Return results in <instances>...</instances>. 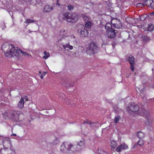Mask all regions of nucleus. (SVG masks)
Returning a JSON list of instances; mask_svg holds the SVG:
<instances>
[{
  "instance_id": "nucleus-1",
  "label": "nucleus",
  "mask_w": 154,
  "mask_h": 154,
  "mask_svg": "<svg viewBox=\"0 0 154 154\" xmlns=\"http://www.w3.org/2000/svg\"><path fill=\"white\" fill-rule=\"evenodd\" d=\"M79 16L75 13L71 14L69 12L64 13L63 16V20L70 23H75L78 20Z\"/></svg>"
},
{
  "instance_id": "nucleus-2",
  "label": "nucleus",
  "mask_w": 154,
  "mask_h": 154,
  "mask_svg": "<svg viewBox=\"0 0 154 154\" xmlns=\"http://www.w3.org/2000/svg\"><path fill=\"white\" fill-rule=\"evenodd\" d=\"M106 30V35L109 38H113L116 37L118 33L117 30L112 28L111 24L109 23H107L105 26Z\"/></svg>"
},
{
  "instance_id": "nucleus-3",
  "label": "nucleus",
  "mask_w": 154,
  "mask_h": 154,
  "mask_svg": "<svg viewBox=\"0 0 154 154\" xmlns=\"http://www.w3.org/2000/svg\"><path fill=\"white\" fill-rule=\"evenodd\" d=\"M22 113L21 111L16 110H9L6 113V115L9 118L12 119L15 122L19 120V115Z\"/></svg>"
},
{
  "instance_id": "nucleus-4",
  "label": "nucleus",
  "mask_w": 154,
  "mask_h": 154,
  "mask_svg": "<svg viewBox=\"0 0 154 154\" xmlns=\"http://www.w3.org/2000/svg\"><path fill=\"white\" fill-rule=\"evenodd\" d=\"M75 145L71 143L66 142H63L61 145L60 150L63 152H65L66 151L74 152H75Z\"/></svg>"
},
{
  "instance_id": "nucleus-5",
  "label": "nucleus",
  "mask_w": 154,
  "mask_h": 154,
  "mask_svg": "<svg viewBox=\"0 0 154 154\" xmlns=\"http://www.w3.org/2000/svg\"><path fill=\"white\" fill-rule=\"evenodd\" d=\"M98 46L94 42L90 43L86 48V51L89 54H94L98 51Z\"/></svg>"
},
{
  "instance_id": "nucleus-6",
  "label": "nucleus",
  "mask_w": 154,
  "mask_h": 154,
  "mask_svg": "<svg viewBox=\"0 0 154 154\" xmlns=\"http://www.w3.org/2000/svg\"><path fill=\"white\" fill-rule=\"evenodd\" d=\"M2 51L5 53L6 57H10V54L12 50H14V46L13 45H8L7 44H4L2 46Z\"/></svg>"
},
{
  "instance_id": "nucleus-7",
  "label": "nucleus",
  "mask_w": 154,
  "mask_h": 154,
  "mask_svg": "<svg viewBox=\"0 0 154 154\" xmlns=\"http://www.w3.org/2000/svg\"><path fill=\"white\" fill-rule=\"evenodd\" d=\"M3 146L4 147V150L5 151V149H7L10 148V151H14V149L12 146L10 140L6 138H4L2 140Z\"/></svg>"
},
{
  "instance_id": "nucleus-8",
  "label": "nucleus",
  "mask_w": 154,
  "mask_h": 154,
  "mask_svg": "<svg viewBox=\"0 0 154 154\" xmlns=\"http://www.w3.org/2000/svg\"><path fill=\"white\" fill-rule=\"evenodd\" d=\"M78 33L80 36L82 37H86L88 35V30L84 26L78 30Z\"/></svg>"
},
{
  "instance_id": "nucleus-9",
  "label": "nucleus",
  "mask_w": 154,
  "mask_h": 154,
  "mask_svg": "<svg viewBox=\"0 0 154 154\" xmlns=\"http://www.w3.org/2000/svg\"><path fill=\"white\" fill-rule=\"evenodd\" d=\"M127 60L130 64L131 66L130 67L131 70L133 71L135 65V58L132 55H130L127 57Z\"/></svg>"
},
{
  "instance_id": "nucleus-10",
  "label": "nucleus",
  "mask_w": 154,
  "mask_h": 154,
  "mask_svg": "<svg viewBox=\"0 0 154 154\" xmlns=\"http://www.w3.org/2000/svg\"><path fill=\"white\" fill-rule=\"evenodd\" d=\"M12 52L10 54L9 57H12L14 56L19 57L21 54L22 51L20 49H15L14 48V50H12Z\"/></svg>"
},
{
  "instance_id": "nucleus-11",
  "label": "nucleus",
  "mask_w": 154,
  "mask_h": 154,
  "mask_svg": "<svg viewBox=\"0 0 154 154\" xmlns=\"http://www.w3.org/2000/svg\"><path fill=\"white\" fill-rule=\"evenodd\" d=\"M128 107L129 110L133 112H137L139 109L138 105L135 103L130 104Z\"/></svg>"
},
{
  "instance_id": "nucleus-12",
  "label": "nucleus",
  "mask_w": 154,
  "mask_h": 154,
  "mask_svg": "<svg viewBox=\"0 0 154 154\" xmlns=\"http://www.w3.org/2000/svg\"><path fill=\"white\" fill-rule=\"evenodd\" d=\"M84 144L85 142L83 140H80L79 142L78 143L77 146H75V149H76L75 151H81L84 146Z\"/></svg>"
},
{
  "instance_id": "nucleus-13",
  "label": "nucleus",
  "mask_w": 154,
  "mask_h": 154,
  "mask_svg": "<svg viewBox=\"0 0 154 154\" xmlns=\"http://www.w3.org/2000/svg\"><path fill=\"white\" fill-rule=\"evenodd\" d=\"M144 5H146L148 7L153 8L154 7V3L152 0H143Z\"/></svg>"
},
{
  "instance_id": "nucleus-14",
  "label": "nucleus",
  "mask_w": 154,
  "mask_h": 154,
  "mask_svg": "<svg viewBox=\"0 0 154 154\" xmlns=\"http://www.w3.org/2000/svg\"><path fill=\"white\" fill-rule=\"evenodd\" d=\"M128 148L127 145L125 144H122L119 146L116 149V150L118 152L122 151L123 150L125 149Z\"/></svg>"
},
{
  "instance_id": "nucleus-15",
  "label": "nucleus",
  "mask_w": 154,
  "mask_h": 154,
  "mask_svg": "<svg viewBox=\"0 0 154 154\" xmlns=\"http://www.w3.org/2000/svg\"><path fill=\"white\" fill-rule=\"evenodd\" d=\"M24 98L23 97H21L20 101L17 104L18 107L20 109H22L24 106Z\"/></svg>"
},
{
  "instance_id": "nucleus-16",
  "label": "nucleus",
  "mask_w": 154,
  "mask_h": 154,
  "mask_svg": "<svg viewBox=\"0 0 154 154\" xmlns=\"http://www.w3.org/2000/svg\"><path fill=\"white\" fill-rule=\"evenodd\" d=\"M53 9V7L49 5L45 6L44 8V12H47L51 11Z\"/></svg>"
},
{
  "instance_id": "nucleus-17",
  "label": "nucleus",
  "mask_w": 154,
  "mask_h": 154,
  "mask_svg": "<svg viewBox=\"0 0 154 154\" xmlns=\"http://www.w3.org/2000/svg\"><path fill=\"white\" fill-rule=\"evenodd\" d=\"M143 116L145 119L150 117L149 113L147 111L145 110H143Z\"/></svg>"
},
{
  "instance_id": "nucleus-18",
  "label": "nucleus",
  "mask_w": 154,
  "mask_h": 154,
  "mask_svg": "<svg viewBox=\"0 0 154 154\" xmlns=\"http://www.w3.org/2000/svg\"><path fill=\"white\" fill-rule=\"evenodd\" d=\"M136 135L138 138L140 139H143L145 137L144 134L140 131L138 132Z\"/></svg>"
},
{
  "instance_id": "nucleus-19",
  "label": "nucleus",
  "mask_w": 154,
  "mask_h": 154,
  "mask_svg": "<svg viewBox=\"0 0 154 154\" xmlns=\"http://www.w3.org/2000/svg\"><path fill=\"white\" fill-rule=\"evenodd\" d=\"M146 119V124L147 125H149V126L151 127L152 122V120L150 118H150H147Z\"/></svg>"
},
{
  "instance_id": "nucleus-20",
  "label": "nucleus",
  "mask_w": 154,
  "mask_h": 154,
  "mask_svg": "<svg viewBox=\"0 0 154 154\" xmlns=\"http://www.w3.org/2000/svg\"><path fill=\"white\" fill-rule=\"evenodd\" d=\"M110 142L111 147L113 149L115 148L117 146V144L116 142L113 140H111Z\"/></svg>"
},
{
  "instance_id": "nucleus-21",
  "label": "nucleus",
  "mask_w": 154,
  "mask_h": 154,
  "mask_svg": "<svg viewBox=\"0 0 154 154\" xmlns=\"http://www.w3.org/2000/svg\"><path fill=\"white\" fill-rule=\"evenodd\" d=\"M34 22H35V23L37 24V21H34L33 20L30 19H27L25 22V23H30Z\"/></svg>"
},
{
  "instance_id": "nucleus-22",
  "label": "nucleus",
  "mask_w": 154,
  "mask_h": 154,
  "mask_svg": "<svg viewBox=\"0 0 154 154\" xmlns=\"http://www.w3.org/2000/svg\"><path fill=\"white\" fill-rule=\"evenodd\" d=\"M84 124H88L90 125L91 127H94V123L91 122V121H88V120H87L86 121H85L84 122Z\"/></svg>"
},
{
  "instance_id": "nucleus-23",
  "label": "nucleus",
  "mask_w": 154,
  "mask_h": 154,
  "mask_svg": "<svg viewBox=\"0 0 154 154\" xmlns=\"http://www.w3.org/2000/svg\"><path fill=\"white\" fill-rule=\"evenodd\" d=\"M44 56H43V58L44 59H47L48 57H50L49 53L47 52L46 51H44Z\"/></svg>"
},
{
  "instance_id": "nucleus-24",
  "label": "nucleus",
  "mask_w": 154,
  "mask_h": 154,
  "mask_svg": "<svg viewBox=\"0 0 154 154\" xmlns=\"http://www.w3.org/2000/svg\"><path fill=\"white\" fill-rule=\"evenodd\" d=\"M74 7V5L69 4L67 6V9L69 11H71L73 10Z\"/></svg>"
},
{
  "instance_id": "nucleus-25",
  "label": "nucleus",
  "mask_w": 154,
  "mask_h": 154,
  "mask_svg": "<svg viewBox=\"0 0 154 154\" xmlns=\"http://www.w3.org/2000/svg\"><path fill=\"white\" fill-rule=\"evenodd\" d=\"M63 46L65 49H66V48H68L70 50H72L73 49V47L69 44L63 45Z\"/></svg>"
},
{
  "instance_id": "nucleus-26",
  "label": "nucleus",
  "mask_w": 154,
  "mask_h": 154,
  "mask_svg": "<svg viewBox=\"0 0 154 154\" xmlns=\"http://www.w3.org/2000/svg\"><path fill=\"white\" fill-rule=\"evenodd\" d=\"M154 29V26H153L151 24H149L148 25V31L149 32H152L153 30Z\"/></svg>"
},
{
  "instance_id": "nucleus-27",
  "label": "nucleus",
  "mask_w": 154,
  "mask_h": 154,
  "mask_svg": "<svg viewBox=\"0 0 154 154\" xmlns=\"http://www.w3.org/2000/svg\"><path fill=\"white\" fill-rule=\"evenodd\" d=\"M66 33V32L64 29L61 30L59 34L60 35L62 36L63 37L65 35V34Z\"/></svg>"
},
{
  "instance_id": "nucleus-28",
  "label": "nucleus",
  "mask_w": 154,
  "mask_h": 154,
  "mask_svg": "<svg viewBox=\"0 0 154 154\" xmlns=\"http://www.w3.org/2000/svg\"><path fill=\"white\" fill-rule=\"evenodd\" d=\"M85 26L86 27L90 28L91 27V23L90 22H87L85 24Z\"/></svg>"
},
{
  "instance_id": "nucleus-29",
  "label": "nucleus",
  "mask_w": 154,
  "mask_h": 154,
  "mask_svg": "<svg viewBox=\"0 0 154 154\" xmlns=\"http://www.w3.org/2000/svg\"><path fill=\"white\" fill-rule=\"evenodd\" d=\"M120 117L119 116H116L114 119V122L117 123L120 120Z\"/></svg>"
},
{
  "instance_id": "nucleus-30",
  "label": "nucleus",
  "mask_w": 154,
  "mask_h": 154,
  "mask_svg": "<svg viewBox=\"0 0 154 154\" xmlns=\"http://www.w3.org/2000/svg\"><path fill=\"white\" fill-rule=\"evenodd\" d=\"M82 17L83 19L85 21H88L89 20V18L88 17L83 14L82 15Z\"/></svg>"
},
{
  "instance_id": "nucleus-31",
  "label": "nucleus",
  "mask_w": 154,
  "mask_h": 154,
  "mask_svg": "<svg viewBox=\"0 0 154 154\" xmlns=\"http://www.w3.org/2000/svg\"><path fill=\"white\" fill-rule=\"evenodd\" d=\"M143 41L144 42H147L149 40V38L146 35L143 36Z\"/></svg>"
},
{
  "instance_id": "nucleus-32",
  "label": "nucleus",
  "mask_w": 154,
  "mask_h": 154,
  "mask_svg": "<svg viewBox=\"0 0 154 154\" xmlns=\"http://www.w3.org/2000/svg\"><path fill=\"white\" fill-rule=\"evenodd\" d=\"M21 54H22V55H24L26 57V56H27L28 57H31V56L30 54H29L28 53L26 52H23V51L22 53H21Z\"/></svg>"
},
{
  "instance_id": "nucleus-33",
  "label": "nucleus",
  "mask_w": 154,
  "mask_h": 154,
  "mask_svg": "<svg viewBox=\"0 0 154 154\" xmlns=\"http://www.w3.org/2000/svg\"><path fill=\"white\" fill-rule=\"evenodd\" d=\"M3 146L1 144H0V154H5V153L4 152L5 151L4 149L2 151V152L1 151L2 150V148Z\"/></svg>"
},
{
  "instance_id": "nucleus-34",
  "label": "nucleus",
  "mask_w": 154,
  "mask_h": 154,
  "mask_svg": "<svg viewBox=\"0 0 154 154\" xmlns=\"http://www.w3.org/2000/svg\"><path fill=\"white\" fill-rule=\"evenodd\" d=\"M113 108L114 111H115L116 112H119V109L117 106L115 105L113 106Z\"/></svg>"
},
{
  "instance_id": "nucleus-35",
  "label": "nucleus",
  "mask_w": 154,
  "mask_h": 154,
  "mask_svg": "<svg viewBox=\"0 0 154 154\" xmlns=\"http://www.w3.org/2000/svg\"><path fill=\"white\" fill-rule=\"evenodd\" d=\"M28 2H30L31 4H35L36 3V0H28Z\"/></svg>"
},
{
  "instance_id": "nucleus-36",
  "label": "nucleus",
  "mask_w": 154,
  "mask_h": 154,
  "mask_svg": "<svg viewBox=\"0 0 154 154\" xmlns=\"http://www.w3.org/2000/svg\"><path fill=\"white\" fill-rule=\"evenodd\" d=\"M138 144L140 146H142L143 145V142L142 140H139L137 142Z\"/></svg>"
},
{
  "instance_id": "nucleus-37",
  "label": "nucleus",
  "mask_w": 154,
  "mask_h": 154,
  "mask_svg": "<svg viewBox=\"0 0 154 154\" xmlns=\"http://www.w3.org/2000/svg\"><path fill=\"white\" fill-rule=\"evenodd\" d=\"M112 22H113V21H112L111 23L114 27L117 29L119 28V26H118V24H117L116 23H112Z\"/></svg>"
},
{
  "instance_id": "nucleus-38",
  "label": "nucleus",
  "mask_w": 154,
  "mask_h": 154,
  "mask_svg": "<svg viewBox=\"0 0 154 154\" xmlns=\"http://www.w3.org/2000/svg\"><path fill=\"white\" fill-rule=\"evenodd\" d=\"M47 73L46 72H44L41 75V78L42 79H43V77L45 75V74Z\"/></svg>"
},
{
  "instance_id": "nucleus-39",
  "label": "nucleus",
  "mask_w": 154,
  "mask_h": 154,
  "mask_svg": "<svg viewBox=\"0 0 154 154\" xmlns=\"http://www.w3.org/2000/svg\"><path fill=\"white\" fill-rule=\"evenodd\" d=\"M59 142V141L57 139H56L54 140V143L55 144H58Z\"/></svg>"
},
{
  "instance_id": "nucleus-40",
  "label": "nucleus",
  "mask_w": 154,
  "mask_h": 154,
  "mask_svg": "<svg viewBox=\"0 0 154 154\" xmlns=\"http://www.w3.org/2000/svg\"><path fill=\"white\" fill-rule=\"evenodd\" d=\"M137 5L139 7H142V6H144L143 5V4L141 3H138L137 4Z\"/></svg>"
},
{
  "instance_id": "nucleus-41",
  "label": "nucleus",
  "mask_w": 154,
  "mask_h": 154,
  "mask_svg": "<svg viewBox=\"0 0 154 154\" xmlns=\"http://www.w3.org/2000/svg\"><path fill=\"white\" fill-rule=\"evenodd\" d=\"M99 154H108L106 152H105L102 151H101L100 153H99Z\"/></svg>"
},
{
  "instance_id": "nucleus-42",
  "label": "nucleus",
  "mask_w": 154,
  "mask_h": 154,
  "mask_svg": "<svg viewBox=\"0 0 154 154\" xmlns=\"http://www.w3.org/2000/svg\"><path fill=\"white\" fill-rule=\"evenodd\" d=\"M6 26L5 25V24L4 23H3V25L2 26V29H4L6 28Z\"/></svg>"
},
{
  "instance_id": "nucleus-43",
  "label": "nucleus",
  "mask_w": 154,
  "mask_h": 154,
  "mask_svg": "<svg viewBox=\"0 0 154 154\" xmlns=\"http://www.w3.org/2000/svg\"><path fill=\"white\" fill-rule=\"evenodd\" d=\"M23 97L24 98V100H25L26 101H27L28 100V97L27 96H24Z\"/></svg>"
},
{
  "instance_id": "nucleus-44",
  "label": "nucleus",
  "mask_w": 154,
  "mask_h": 154,
  "mask_svg": "<svg viewBox=\"0 0 154 154\" xmlns=\"http://www.w3.org/2000/svg\"><path fill=\"white\" fill-rule=\"evenodd\" d=\"M137 144H134L133 146V148L134 149L137 147Z\"/></svg>"
},
{
  "instance_id": "nucleus-45",
  "label": "nucleus",
  "mask_w": 154,
  "mask_h": 154,
  "mask_svg": "<svg viewBox=\"0 0 154 154\" xmlns=\"http://www.w3.org/2000/svg\"><path fill=\"white\" fill-rule=\"evenodd\" d=\"M150 14L151 15H154V12L151 13Z\"/></svg>"
},
{
  "instance_id": "nucleus-46",
  "label": "nucleus",
  "mask_w": 154,
  "mask_h": 154,
  "mask_svg": "<svg viewBox=\"0 0 154 154\" xmlns=\"http://www.w3.org/2000/svg\"><path fill=\"white\" fill-rule=\"evenodd\" d=\"M74 85L73 84H70L69 85V87H72Z\"/></svg>"
},
{
  "instance_id": "nucleus-47",
  "label": "nucleus",
  "mask_w": 154,
  "mask_h": 154,
  "mask_svg": "<svg viewBox=\"0 0 154 154\" xmlns=\"http://www.w3.org/2000/svg\"><path fill=\"white\" fill-rule=\"evenodd\" d=\"M12 135L14 136H16V134H13L11 135Z\"/></svg>"
},
{
  "instance_id": "nucleus-48",
  "label": "nucleus",
  "mask_w": 154,
  "mask_h": 154,
  "mask_svg": "<svg viewBox=\"0 0 154 154\" xmlns=\"http://www.w3.org/2000/svg\"><path fill=\"white\" fill-rule=\"evenodd\" d=\"M112 45L113 47L114 48V46L115 45V44H112Z\"/></svg>"
},
{
  "instance_id": "nucleus-49",
  "label": "nucleus",
  "mask_w": 154,
  "mask_h": 154,
  "mask_svg": "<svg viewBox=\"0 0 154 154\" xmlns=\"http://www.w3.org/2000/svg\"><path fill=\"white\" fill-rule=\"evenodd\" d=\"M146 89V88L145 87H144L143 88V91H144V90Z\"/></svg>"
},
{
  "instance_id": "nucleus-50",
  "label": "nucleus",
  "mask_w": 154,
  "mask_h": 154,
  "mask_svg": "<svg viewBox=\"0 0 154 154\" xmlns=\"http://www.w3.org/2000/svg\"><path fill=\"white\" fill-rule=\"evenodd\" d=\"M56 5H59V3L58 2H57V3L56 4Z\"/></svg>"
},
{
  "instance_id": "nucleus-51",
  "label": "nucleus",
  "mask_w": 154,
  "mask_h": 154,
  "mask_svg": "<svg viewBox=\"0 0 154 154\" xmlns=\"http://www.w3.org/2000/svg\"><path fill=\"white\" fill-rule=\"evenodd\" d=\"M39 73L40 74H41V71H39Z\"/></svg>"
},
{
  "instance_id": "nucleus-52",
  "label": "nucleus",
  "mask_w": 154,
  "mask_h": 154,
  "mask_svg": "<svg viewBox=\"0 0 154 154\" xmlns=\"http://www.w3.org/2000/svg\"><path fill=\"white\" fill-rule=\"evenodd\" d=\"M66 87H67L68 86L67 85H66Z\"/></svg>"
},
{
  "instance_id": "nucleus-53",
  "label": "nucleus",
  "mask_w": 154,
  "mask_h": 154,
  "mask_svg": "<svg viewBox=\"0 0 154 154\" xmlns=\"http://www.w3.org/2000/svg\"><path fill=\"white\" fill-rule=\"evenodd\" d=\"M115 20H116V21H118V20H117L116 19H115Z\"/></svg>"
},
{
  "instance_id": "nucleus-54",
  "label": "nucleus",
  "mask_w": 154,
  "mask_h": 154,
  "mask_svg": "<svg viewBox=\"0 0 154 154\" xmlns=\"http://www.w3.org/2000/svg\"><path fill=\"white\" fill-rule=\"evenodd\" d=\"M0 137H1V136H0Z\"/></svg>"
}]
</instances>
